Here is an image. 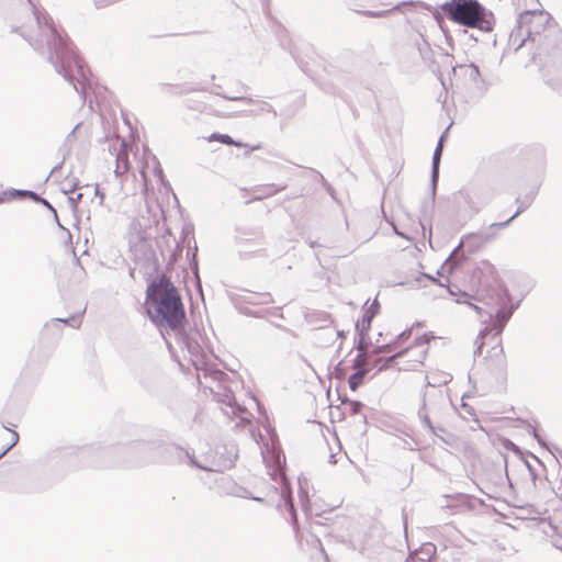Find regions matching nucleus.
Returning <instances> with one entry per match:
<instances>
[{"label":"nucleus","mask_w":562,"mask_h":562,"mask_svg":"<svg viewBox=\"0 0 562 562\" xmlns=\"http://www.w3.org/2000/svg\"><path fill=\"white\" fill-rule=\"evenodd\" d=\"M27 2L25 14L11 23V32L21 36L35 52L45 57L56 72L86 101L91 89L90 70L76 55L53 19L44 10L35 8L30 0Z\"/></svg>","instance_id":"1"},{"label":"nucleus","mask_w":562,"mask_h":562,"mask_svg":"<svg viewBox=\"0 0 562 562\" xmlns=\"http://www.w3.org/2000/svg\"><path fill=\"white\" fill-rule=\"evenodd\" d=\"M145 310L148 318L160 330L178 331L183 326L186 312L181 296L166 277L147 285Z\"/></svg>","instance_id":"2"},{"label":"nucleus","mask_w":562,"mask_h":562,"mask_svg":"<svg viewBox=\"0 0 562 562\" xmlns=\"http://www.w3.org/2000/svg\"><path fill=\"white\" fill-rule=\"evenodd\" d=\"M443 15L451 22L475 29L480 33H491L495 16L477 0H449L440 4Z\"/></svg>","instance_id":"3"},{"label":"nucleus","mask_w":562,"mask_h":562,"mask_svg":"<svg viewBox=\"0 0 562 562\" xmlns=\"http://www.w3.org/2000/svg\"><path fill=\"white\" fill-rule=\"evenodd\" d=\"M170 447L178 451L179 462L209 472L228 470L235 464L237 459V448L234 443L216 445L199 456L178 445H171Z\"/></svg>","instance_id":"4"},{"label":"nucleus","mask_w":562,"mask_h":562,"mask_svg":"<svg viewBox=\"0 0 562 562\" xmlns=\"http://www.w3.org/2000/svg\"><path fill=\"white\" fill-rule=\"evenodd\" d=\"M261 456L268 469V474L274 482L273 487L280 497L278 503L279 509L286 510L291 516V520L295 522L296 510L293 504L291 486L284 473V454L280 450L267 449L266 452L261 451Z\"/></svg>","instance_id":"5"},{"label":"nucleus","mask_w":562,"mask_h":562,"mask_svg":"<svg viewBox=\"0 0 562 562\" xmlns=\"http://www.w3.org/2000/svg\"><path fill=\"white\" fill-rule=\"evenodd\" d=\"M204 376L210 375L215 382H217V390H213L214 397L217 403L222 404V411L227 417H239L240 423H249V419L245 416L247 409L245 406L237 403L234 393L223 385L224 379L227 376L221 370H203Z\"/></svg>","instance_id":"6"},{"label":"nucleus","mask_w":562,"mask_h":562,"mask_svg":"<svg viewBox=\"0 0 562 562\" xmlns=\"http://www.w3.org/2000/svg\"><path fill=\"white\" fill-rule=\"evenodd\" d=\"M517 20L519 27L525 30L526 37L539 45H544L546 40L555 32V27L549 24V16L543 12L525 11Z\"/></svg>","instance_id":"7"},{"label":"nucleus","mask_w":562,"mask_h":562,"mask_svg":"<svg viewBox=\"0 0 562 562\" xmlns=\"http://www.w3.org/2000/svg\"><path fill=\"white\" fill-rule=\"evenodd\" d=\"M448 409V400L442 392L425 393L417 416L425 428L434 430L435 423L442 422Z\"/></svg>","instance_id":"8"},{"label":"nucleus","mask_w":562,"mask_h":562,"mask_svg":"<svg viewBox=\"0 0 562 562\" xmlns=\"http://www.w3.org/2000/svg\"><path fill=\"white\" fill-rule=\"evenodd\" d=\"M454 75L457 77V88H459V80L462 79V87L473 97L481 95L485 91V82L475 64L458 66L454 68Z\"/></svg>","instance_id":"9"},{"label":"nucleus","mask_w":562,"mask_h":562,"mask_svg":"<svg viewBox=\"0 0 562 562\" xmlns=\"http://www.w3.org/2000/svg\"><path fill=\"white\" fill-rule=\"evenodd\" d=\"M495 232H477L462 237L459 245L451 252L448 262L451 263V267H454L465 259L464 254L459 255V250L462 246L468 247L470 251L473 252L481 246H483L485 243L495 238Z\"/></svg>","instance_id":"10"},{"label":"nucleus","mask_w":562,"mask_h":562,"mask_svg":"<svg viewBox=\"0 0 562 562\" xmlns=\"http://www.w3.org/2000/svg\"><path fill=\"white\" fill-rule=\"evenodd\" d=\"M521 299L514 302L509 292L504 290L499 296V307L496 310L493 322L494 337L499 339V335L505 328L507 322L513 316L514 312L519 307Z\"/></svg>","instance_id":"11"},{"label":"nucleus","mask_w":562,"mask_h":562,"mask_svg":"<svg viewBox=\"0 0 562 562\" xmlns=\"http://www.w3.org/2000/svg\"><path fill=\"white\" fill-rule=\"evenodd\" d=\"M225 99L231 101H237L240 103H245L247 105H252V110H236L232 113L224 114L227 117H240V116H250V115H259L261 113H272L276 117L278 115L276 109L263 100H256L247 97H238V95H223Z\"/></svg>","instance_id":"12"},{"label":"nucleus","mask_w":562,"mask_h":562,"mask_svg":"<svg viewBox=\"0 0 562 562\" xmlns=\"http://www.w3.org/2000/svg\"><path fill=\"white\" fill-rule=\"evenodd\" d=\"M468 210L472 215L477 214L492 200V193L487 188L473 187L459 192Z\"/></svg>","instance_id":"13"},{"label":"nucleus","mask_w":562,"mask_h":562,"mask_svg":"<svg viewBox=\"0 0 562 562\" xmlns=\"http://www.w3.org/2000/svg\"><path fill=\"white\" fill-rule=\"evenodd\" d=\"M168 445L162 439L138 440L133 441L128 449L139 454L147 461H157L161 453L168 450Z\"/></svg>","instance_id":"14"},{"label":"nucleus","mask_w":562,"mask_h":562,"mask_svg":"<svg viewBox=\"0 0 562 562\" xmlns=\"http://www.w3.org/2000/svg\"><path fill=\"white\" fill-rule=\"evenodd\" d=\"M484 364L493 379L496 381L505 380L507 361L504 355L501 339H497L496 345L490 351V356L485 359Z\"/></svg>","instance_id":"15"},{"label":"nucleus","mask_w":562,"mask_h":562,"mask_svg":"<svg viewBox=\"0 0 562 562\" xmlns=\"http://www.w3.org/2000/svg\"><path fill=\"white\" fill-rule=\"evenodd\" d=\"M112 149L115 154L114 173L116 177H120L130 169L128 144L124 139L116 137L115 142L112 144Z\"/></svg>","instance_id":"16"},{"label":"nucleus","mask_w":562,"mask_h":562,"mask_svg":"<svg viewBox=\"0 0 562 562\" xmlns=\"http://www.w3.org/2000/svg\"><path fill=\"white\" fill-rule=\"evenodd\" d=\"M535 196H536V192L531 191L528 194H526L522 199H520V198L516 199V203L518 204V207H517L516 212L513 214V216H510L505 222H499V223L491 224V226L488 227V231L501 229V228L507 227L514 218H516L526 209L529 207V205L532 203Z\"/></svg>","instance_id":"17"},{"label":"nucleus","mask_w":562,"mask_h":562,"mask_svg":"<svg viewBox=\"0 0 562 562\" xmlns=\"http://www.w3.org/2000/svg\"><path fill=\"white\" fill-rule=\"evenodd\" d=\"M380 304L375 299L371 305L364 311V314L360 321L356 323V329L362 331H369L371 327L372 319L379 313Z\"/></svg>","instance_id":"18"},{"label":"nucleus","mask_w":562,"mask_h":562,"mask_svg":"<svg viewBox=\"0 0 562 562\" xmlns=\"http://www.w3.org/2000/svg\"><path fill=\"white\" fill-rule=\"evenodd\" d=\"M529 41L528 37H526V32L524 29L519 27L518 20L516 21V26L512 30L509 34V45L515 49L518 50L524 46V44Z\"/></svg>","instance_id":"19"},{"label":"nucleus","mask_w":562,"mask_h":562,"mask_svg":"<svg viewBox=\"0 0 562 562\" xmlns=\"http://www.w3.org/2000/svg\"><path fill=\"white\" fill-rule=\"evenodd\" d=\"M442 149L436 148L432 155V164H431V198L435 200L436 195V187L439 178V164L441 158Z\"/></svg>","instance_id":"20"},{"label":"nucleus","mask_w":562,"mask_h":562,"mask_svg":"<svg viewBox=\"0 0 562 562\" xmlns=\"http://www.w3.org/2000/svg\"><path fill=\"white\" fill-rule=\"evenodd\" d=\"M355 370L356 372L348 379V384L351 391H356L362 384L366 375L370 372V368H359Z\"/></svg>","instance_id":"21"},{"label":"nucleus","mask_w":562,"mask_h":562,"mask_svg":"<svg viewBox=\"0 0 562 562\" xmlns=\"http://www.w3.org/2000/svg\"><path fill=\"white\" fill-rule=\"evenodd\" d=\"M24 196L32 199L33 196H36V192L31 191V190L11 189V190L4 191L0 194V204L8 201L9 199L24 198Z\"/></svg>","instance_id":"22"},{"label":"nucleus","mask_w":562,"mask_h":562,"mask_svg":"<svg viewBox=\"0 0 562 562\" xmlns=\"http://www.w3.org/2000/svg\"><path fill=\"white\" fill-rule=\"evenodd\" d=\"M434 436L439 438L441 441H443L447 445H451L453 437L451 434L447 431V429L443 427L441 422L435 423V429L429 430Z\"/></svg>","instance_id":"23"},{"label":"nucleus","mask_w":562,"mask_h":562,"mask_svg":"<svg viewBox=\"0 0 562 562\" xmlns=\"http://www.w3.org/2000/svg\"><path fill=\"white\" fill-rule=\"evenodd\" d=\"M306 486H307L306 479L302 480L301 477H299V498H300V503H301V506L304 512H306L310 506V499H308V493H307Z\"/></svg>","instance_id":"24"},{"label":"nucleus","mask_w":562,"mask_h":562,"mask_svg":"<svg viewBox=\"0 0 562 562\" xmlns=\"http://www.w3.org/2000/svg\"><path fill=\"white\" fill-rule=\"evenodd\" d=\"M308 322L317 324L319 327H326L333 323L330 315L325 312H316L310 315Z\"/></svg>","instance_id":"25"},{"label":"nucleus","mask_w":562,"mask_h":562,"mask_svg":"<svg viewBox=\"0 0 562 562\" xmlns=\"http://www.w3.org/2000/svg\"><path fill=\"white\" fill-rule=\"evenodd\" d=\"M209 140L210 142L217 140V142H220V143H222L224 145H228V146H236V147H241L243 146V144L240 142L235 140L228 134L213 133L209 137Z\"/></svg>","instance_id":"26"},{"label":"nucleus","mask_w":562,"mask_h":562,"mask_svg":"<svg viewBox=\"0 0 562 562\" xmlns=\"http://www.w3.org/2000/svg\"><path fill=\"white\" fill-rule=\"evenodd\" d=\"M85 311H86V308H83V311L78 315H71L67 318H54L52 322L53 323H63L65 325L71 326L72 328H79L81 325V316L85 313Z\"/></svg>","instance_id":"27"},{"label":"nucleus","mask_w":562,"mask_h":562,"mask_svg":"<svg viewBox=\"0 0 562 562\" xmlns=\"http://www.w3.org/2000/svg\"><path fill=\"white\" fill-rule=\"evenodd\" d=\"M352 368H369V352L358 351L357 356L352 360Z\"/></svg>","instance_id":"28"},{"label":"nucleus","mask_w":562,"mask_h":562,"mask_svg":"<svg viewBox=\"0 0 562 562\" xmlns=\"http://www.w3.org/2000/svg\"><path fill=\"white\" fill-rule=\"evenodd\" d=\"M490 331H491V329H490L488 327H485V328H483V329L479 333V335H477V337H476V339H475L474 357H476V356L481 355V352H482V348H483V346H484V338L486 337V335H488V334H490Z\"/></svg>","instance_id":"29"},{"label":"nucleus","mask_w":562,"mask_h":562,"mask_svg":"<svg viewBox=\"0 0 562 562\" xmlns=\"http://www.w3.org/2000/svg\"><path fill=\"white\" fill-rule=\"evenodd\" d=\"M409 350H411V348H405V349H402V350L395 352L394 355L387 357L384 360V363L380 366L379 370L382 371V370L390 368L393 364L395 359L404 357Z\"/></svg>","instance_id":"30"},{"label":"nucleus","mask_w":562,"mask_h":562,"mask_svg":"<svg viewBox=\"0 0 562 562\" xmlns=\"http://www.w3.org/2000/svg\"><path fill=\"white\" fill-rule=\"evenodd\" d=\"M359 335V340L356 344V349L360 352H368L369 342L367 341L368 333L369 331H362L357 330Z\"/></svg>","instance_id":"31"},{"label":"nucleus","mask_w":562,"mask_h":562,"mask_svg":"<svg viewBox=\"0 0 562 562\" xmlns=\"http://www.w3.org/2000/svg\"><path fill=\"white\" fill-rule=\"evenodd\" d=\"M10 431H11V443L0 452V459L3 456H5L19 442V434L15 430H10Z\"/></svg>","instance_id":"32"},{"label":"nucleus","mask_w":562,"mask_h":562,"mask_svg":"<svg viewBox=\"0 0 562 562\" xmlns=\"http://www.w3.org/2000/svg\"><path fill=\"white\" fill-rule=\"evenodd\" d=\"M150 160H151V164H153V173L160 180L162 181L164 180V172H162V169L158 162V160L156 159L155 156H150Z\"/></svg>","instance_id":"33"},{"label":"nucleus","mask_w":562,"mask_h":562,"mask_svg":"<svg viewBox=\"0 0 562 562\" xmlns=\"http://www.w3.org/2000/svg\"><path fill=\"white\" fill-rule=\"evenodd\" d=\"M31 200H33L34 202L41 203L42 205L46 206L48 210H50L53 212L55 218L57 220V212H56V210L53 207V205L46 199L40 196L36 193V196H33Z\"/></svg>","instance_id":"34"},{"label":"nucleus","mask_w":562,"mask_h":562,"mask_svg":"<svg viewBox=\"0 0 562 562\" xmlns=\"http://www.w3.org/2000/svg\"><path fill=\"white\" fill-rule=\"evenodd\" d=\"M470 297H471V296H470L468 293L463 292V293L460 295V297H458V299H457V302H458V303L468 304L470 307H472V308H473V310H475L477 313H480L481 308H480L477 305L472 304V303L469 301V299H470Z\"/></svg>","instance_id":"35"},{"label":"nucleus","mask_w":562,"mask_h":562,"mask_svg":"<svg viewBox=\"0 0 562 562\" xmlns=\"http://www.w3.org/2000/svg\"><path fill=\"white\" fill-rule=\"evenodd\" d=\"M286 186H280V187H277L276 184H269L263 190H262V193L265 195H272L277 192H280L282 190L285 189Z\"/></svg>","instance_id":"36"},{"label":"nucleus","mask_w":562,"mask_h":562,"mask_svg":"<svg viewBox=\"0 0 562 562\" xmlns=\"http://www.w3.org/2000/svg\"><path fill=\"white\" fill-rule=\"evenodd\" d=\"M395 341L385 344L382 346H376L373 350V353H381V352H391L394 350Z\"/></svg>","instance_id":"37"},{"label":"nucleus","mask_w":562,"mask_h":562,"mask_svg":"<svg viewBox=\"0 0 562 562\" xmlns=\"http://www.w3.org/2000/svg\"><path fill=\"white\" fill-rule=\"evenodd\" d=\"M363 407V403L359 401H349V409L353 415L359 414Z\"/></svg>","instance_id":"38"},{"label":"nucleus","mask_w":562,"mask_h":562,"mask_svg":"<svg viewBox=\"0 0 562 562\" xmlns=\"http://www.w3.org/2000/svg\"><path fill=\"white\" fill-rule=\"evenodd\" d=\"M186 345H187V348L189 350V352L192 355V356H198L200 353V346L198 342H193L191 341L190 339H188L186 341Z\"/></svg>","instance_id":"39"},{"label":"nucleus","mask_w":562,"mask_h":562,"mask_svg":"<svg viewBox=\"0 0 562 562\" xmlns=\"http://www.w3.org/2000/svg\"><path fill=\"white\" fill-rule=\"evenodd\" d=\"M335 375L338 379H341L345 376V369L342 368V361L338 362V364L334 369Z\"/></svg>","instance_id":"40"},{"label":"nucleus","mask_w":562,"mask_h":562,"mask_svg":"<svg viewBox=\"0 0 562 562\" xmlns=\"http://www.w3.org/2000/svg\"><path fill=\"white\" fill-rule=\"evenodd\" d=\"M149 168V161L147 160L146 162V167H143L140 169V176H142V179H143V186L146 187L147 184V169Z\"/></svg>","instance_id":"41"},{"label":"nucleus","mask_w":562,"mask_h":562,"mask_svg":"<svg viewBox=\"0 0 562 562\" xmlns=\"http://www.w3.org/2000/svg\"><path fill=\"white\" fill-rule=\"evenodd\" d=\"M428 341H429V338L427 337V335H423L415 340V345L424 346V345L428 344Z\"/></svg>","instance_id":"42"},{"label":"nucleus","mask_w":562,"mask_h":562,"mask_svg":"<svg viewBox=\"0 0 562 562\" xmlns=\"http://www.w3.org/2000/svg\"><path fill=\"white\" fill-rule=\"evenodd\" d=\"M83 196V193H77L75 195L69 196V201L72 206H75Z\"/></svg>","instance_id":"43"},{"label":"nucleus","mask_w":562,"mask_h":562,"mask_svg":"<svg viewBox=\"0 0 562 562\" xmlns=\"http://www.w3.org/2000/svg\"><path fill=\"white\" fill-rule=\"evenodd\" d=\"M532 436L537 439V441L539 442V445H541L542 447H547V443L546 441L542 439V437L537 432L536 428H532Z\"/></svg>","instance_id":"44"},{"label":"nucleus","mask_w":562,"mask_h":562,"mask_svg":"<svg viewBox=\"0 0 562 562\" xmlns=\"http://www.w3.org/2000/svg\"><path fill=\"white\" fill-rule=\"evenodd\" d=\"M93 190H94V194L97 196H99V204L102 205L103 200H104V193L100 191L98 186H95Z\"/></svg>","instance_id":"45"},{"label":"nucleus","mask_w":562,"mask_h":562,"mask_svg":"<svg viewBox=\"0 0 562 562\" xmlns=\"http://www.w3.org/2000/svg\"><path fill=\"white\" fill-rule=\"evenodd\" d=\"M426 355H427V349H423L420 352H419V356L418 358L415 360L416 363L418 364H422L423 361L425 360L426 358Z\"/></svg>","instance_id":"46"},{"label":"nucleus","mask_w":562,"mask_h":562,"mask_svg":"<svg viewBox=\"0 0 562 562\" xmlns=\"http://www.w3.org/2000/svg\"><path fill=\"white\" fill-rule=\"evenodd\" d=\"M384 13H385V11H382V12L366 11L364 12V14L367 16H374V18L382 16Z\"/></svg>","instance_id":"47"},{"label":"nucleus","mask_w":562,"mask_h":562,"mask_svg":"<svg viewBox=\"0 0 562 562\" xmlns=\"http://www.w3.org/2000/svg\"><path fill=\"white\" fill-rule=\"evenodd\" d=\"M505 447L507 449H512V450H514L516 452L518 451V447L514 442H512L510 440H506Z\"/></svg>","instance_id":"48"},{"label":"nucleus","mask_w":562,"mask_h":562,"mask_svg":"<svg viewBox=\"0 0 562 562\" xmlns=\"http://www.w3.org/2000/svg\"><path fill=\"white\" fill-rule=\"evenodd\" d=\"M420 225H422V228H423L424 233L428 228L429 237H430L431 236V225L430 224H426L424 221L420 222Z\"/></svg>","instance_id":"49"},{"label":"nucleus","mask_w":562,"mask_h":562,"mask_svg":"<svg viewBox=\"0 0 562 562\" xmlns=\"http://www.w3.org/2000/svg\"><path fill=\"white\" fill-rule=\"evenodd\" d=\"M409 335H411V330H405V331L401 333V334L396 337L395 342H396L397 340L404 339L405 337H407V336H409Z\"/></svg>","instance_id":"50"},{"label":"nucleus","mask_w":562,"mask_h":562,"mask_svg":"<svg viewBox=\"0 0 562 562\" xmlns=\"http://www.w3.org/2000/svg\"><path fill=\"white\" fill-rule=\"evenodd\" d=\"M77 188V183L69 184V188L65 189L66 193H75V190Z\"/></svg>","instance_id":"51"},{"label":"nucleus","mask_w":562,"mask_h":562,"mask_svg":"<svg viewBox=\"0 0 562 562\" xmlns=\"http://www.w3.org/2000/svg\"><path fill=\"white\" fill-rule=\"evenodd\" d=\"M394 228V233L397 235V236H401L403 238H406L408 239V237L406 235H404L402 232H400V229L396 228V226H393Z\"/></svg>","instance_id":"52"},{"label":"nucleus","mask_w":562,"mask_h":562,"mask_svg":"<svg viewBox=\"0 0 562 562\" xmlns=\"http://www.w3.org/2000/svg\"><path fill=\"white\" fill-rule=\"evenodd\" d=\"M261 302H262V303H269V302H271V295H270V294H268V293H267V294H265V295H263V299H262V301H261Z\"/></svg>","instance_id":"53"},{"label":"nucleus","mask_w":562,"mask_h":562,"mask_svg":"<svg viewBox=\"0 0 562 562\" xmlns=\"http://www.w3.org/2000/svg\"><path fill=\"white\" fill-rule=\"evenodd\" d=\"M423 277H425V278L429 279V280H430V281H432V282H438V280H437L435 277H431V276H429V274H427V273H423Z\"/></svg>","instance_id":"54"},{"label":"nucleus","mask_w":562,"mask_h":562,"mask_svg":"<svg viewBox=\"0 0 562 562\" xmlns=\"http://www.w3.org/2000/svg\"><path fill=\"white\" fill-rule=\"evenodd\" d=\"M442 140H443V136H441L438 140V144H437V147L436 148H441L442 149Z\"/></svg>","instance_id":"55"},{"label":"nucleus","mask_w":562,"mask_h":562,"mask_svg":"<svg viewBox=\"0 0 562 562\" xmlns=\"http://www.w3.org/2000/svg\"><path fill=\"white\" fill-rule=\"evenodd\" d=\"M245 106H243L240 110H252V105H247L243 103Z\"/></svg>","instance_id":"56"},{"label":"nucleus","mask_w":562,"mask_h":562,"mask_svg":"<svg viewBox=\"0 0 562 562\" xmlns=\"http://www.w3.org/2000/svg\"><path fill=\"white\" fill-rule=\"evenodd\" d=\"M337 335H338V337H341V338H344V337H345V333H344V330H339V331L337 333Z\"/></svg>","instance_id":"57"},{"label":"nucleus","mask_w":562,"mask_h":562,"mask_svg":"<svg viewBox=\"0 0 562 562\" xmlns=\"http://www.w3.org/2000/svg\"><path fill=\"white\" fill-rule=\"evenodd\" d=\"M221 481L224 482V483H228L229 482V480L227 477H224V476L221 477Z\"/></svg>","instance_id":"58"},{"label":"nucleus","mask_w":562,"mask_h":562,"mask_svg":"<svg viewBox=\"0 0 562 562\" xmlns=\"http://www.w3.org/2000/svg\"><path fill=\"white\" fill-rule=\"evenodd\" d=\"M78 127H79V124H76V126L74 127V130L71 131V133L69 134V136H70V135H72V134L75 133V131H76Z\"/></svg>","instance_id":"59"},{"label":"nucleus","mask_w":562,"mask_h":562,"mask_svg":"<svg viewBox=\"0 0 562 562\" xmlns=\"http://www.w3.org/2000/svg\"><path fill=\"white\" fill-rule=\"evenodd\" d=\"M134 271H135L134 269H131V270H130V276H131L133 279H134Z\"/></svg>","instance_id":"60"},{"label":"nucleus","mask_w":562,"mask_h":562,"mask_svg":"<svg viewBox=\"0 0 562 562\" xmlns=\"http://www.w3.org/2000/svg\"><path fill=\"white\" fill-rule=\"evenodd\" d=\"M252 499L257 501V502H262L263 499L260 498V497H252Z\"/></svg>","instance_id":"61"},{"label":"nucleus","mask_w":562,"mask_h":562,"mask_svg":"<svg viewBox=\"0 0 562 562\" xmlns=\"http://www.w3.org/2000/svg\"><path fill=\"white\" fill-rule=\"evenodd\" d=\"M528 469H529L530 473H531L532 475H535V474H533V471H532V469H531V465H529V464H528Z\"/></svg>","instance_id":"62"},{"label":"nucleus","mask_w":562,"mask_h":562,"mask_svg":"<svg viewBox=\"0 0 562 562\" xmlns=\"http://www.w3.org/2000/svg\"><path fill=\"white\" fill-rule=\"evenodd\" d=\"M310 246H311L312 248H314V247H315V243L311 241Z\"/></svg>","instance_id":"63"},{"label":"nucleus","mask_w":562,"mask_h":562,"mask_svg":"<svg viewBox=\"0 0 562 562\" xmlns=\"http://www.w3.org/2000/svg\"><path fill=\"white\" fill-rule=\"evenodd\" d=\"M471 37H473L474 41H479V37L474 36L473 34L471 35Z\"/></svg>","instance_id":"64"}]
</instances>
